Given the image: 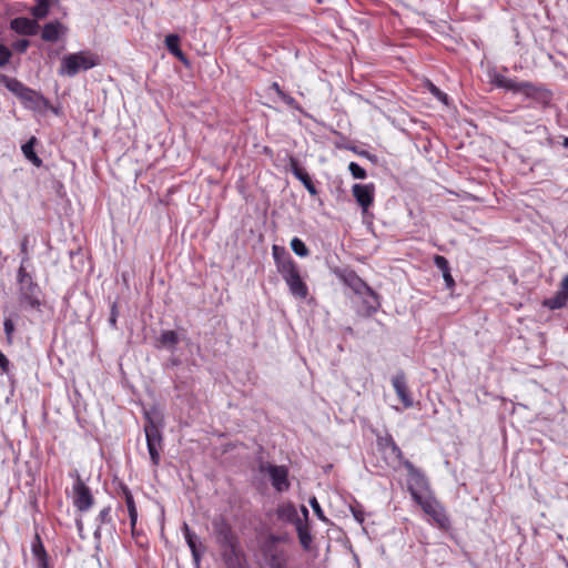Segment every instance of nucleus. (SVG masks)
Instances as JSON below:
<instances>
[{
	"label": "nucleus",
	"instance_id": "6e6d98bb",
	"mask_svg": "<svg viewBox=\"0 0 568 568\" xmlns=\"http://www.w3.org/2000/svg\"><path fill=\"white\" fill-rule=\"evenodd\" d=\"M564 145H565V146H568V138H566V139L564 140Z\"/></svg>",
	"mask_w": 568,
	"mask_h": 568
},
{
	"label": "nucleus",
	"instance_id": "c85d7f7f",
	"mask_svg": "<svg viewBox=\"0 0 568 568\" xmlns=\"http://www.w3.org/2000/svg\"><path fill=\"white\" fill-rule=\"evenodd\" d=\"M223 558L230 568H235L236 566L240 565V558L236 552L235 544H234V555L231 552L230 548H223Z\"/></svg>",
	"mask_w": 568,
	"mask_h": 568
},
{
	"label": "nucleus",
	"instance_id": "5701e85b",
	"mask_svg": "<svg viewBox=\"0 0 568 568\" xmlns=\"http://www.w3.org/2000/svg\"><path fill=\"white\" fill-rule=\"evenodd\" d=\"M405 468L408 470L412 479L414 480V485L420 489L427 488V479L423 474H420L410 462L406 460L404 463Z\"/></svg>",
	"mask_w": 568,
	"mask_h": 568
},
{
	"label": "nucleus",
	"instance_id": "39448f33",
	"mask_svg": "<svg viewBox=\"0 0 568 568\" xmlns=\"http://www.w3.org/2000/svg\"><path fill=\"white\" fill-rule=\"evenodd\" d=\"M286 282L290 292L298 298H305L308 295V288L300 276V272L295 263L282 265V273H280Z\"/></svg>",
	"mask_w": 568,
	"mask_h": 568
},
{
	"label": "nucleus",
	"instance_id": "c756f323",
	"mask_svg": "<svg viewBox=\"0 0 568 568\" xmlns=\"http://www.w3.org/2000/svg\"><path fill=\"white\" fill-rule=\"evenodd\" d=\"M291 248L292 251L301 256V257H305L308 255V248L306 247V245L304 244V242L298 239V237H294L292 241H291Z\"/></svg>",
	"mask_w": 568,
	"mask_h": 568
},
{
	"label": "nucleus",
	"instance_id": "9b49d317",
	"mask_svg": "<svg viewBox=\"0 0 568 568\" xmlns=\"http://www.w3.org/2000/svg\"><path fill=\"white\" fill-rule=\"evenodd\" d=\"M73 504L77 509L80 511L89 510L93 505V496L79 475H77V480L73 485Z\"/></svg>",
	"mask_w": 568,
	"mask_h": 568
},
{
	"label": "nucleus",
	"instance_id": "6e6552de",
	"mask_svg": "<svg viewBox=\"0 0 568 568\" xmlns=\"http://www.w3.org/2000/svg\"><path fill=\"white\" fill-rule=\"evenodd\" d=\"M144 433L146 437V446L151 463L153 466L156 467L160 464V453L162 450L161 427L156 428L153 425L144 426Z\"/></svg>",
	"mask_w": 568,
	"mask_h": 568
},
{
	"label": "nucleus",
	"instance_id": "c9c22d12",
	"mask_svg": "<svg viewBox=\"0 0 568 568\" xmlns=\"http://www.w3.org/2000/svg\"><path fill=\"white\" fill-rule=\"evenodd\" d=\"M123 493H124L125 504L128 507V513H133L132 510L136 509L133 496L128 488H124Z\"/></svg>",
	"mask_w": 568,
	"mask_h": 568
},
{
	"label": "nucleus",
	"instance_id": "a19ab883",
	"mask_svg": "<svg viewBox=\"0 0 568 568\" xmlns=\"http://www.w3.org/2000/svg\"><path fill=\"white\" fill-rule=\"evenodd\" d=\"M361 297H362V300H363V306H364V308H365V313H366L367 315H372V314H374V313H376V312H377V311H372V310H369V304H371V303H373V298H372L371 296H368V295H364V296H361Z\"/></svg>",
	"mask_w": 568,
	"mask_h": 568
},
{
	"label": "nucleus",
	"instance_id": "b1692460",
	"mask_svg": "<svg viewBox=\"0 0 568 568\" xmlns=\"http://www.w3.org/2000/svg\"><path fill=\"white\" fill-rule=\"evenodd\" d=\"M273 257L278 273H282V265L286 264V262L295 263L288 255V253L284 248L278 247L277 245L273 246Z\"/></svg>",
	"mask_w": 568,
	"mask_h": 568
},
{
	"label": "nucleus",
	"instance_id": "603ef678",
	"mask_svg": "<svg viewBox=\"0 0 568 568\" xmlns=\"http://www.w3.org/2000/svg\"><path fill=\"white\" fill-rule=\"evenodd\" d=\"M272 89L277 93V95L280 97V92H284L281 87L278 85V83L274 82L272 84Z\"/></svg>",
	"mask_w": 568,
	"mask_h": 568
},
{
	"label": "nucleus",
	"instance_id": "aec40b11",
	"mask_svg": "<svg viewBox=\"0 0 568 568\" xmlns=\"http://www.w3.org/2000/svg\"><path fill=\"white\" fill-rule=\"evenodd\" d=\"M36 138L32 136L27 143L21 146L22 153L36 166L42 165V160L34 152Z\"/></svg>",
	"mask_w": 568,
	"mask_h": 568
},
{
	"label": "nucleus",
	"instance_id": "4be33fe9",
	"mask_svg": "<svg viewBox=\"0 0 568 568\" xmlns=\"http://www.w3.org/2000/svg\"><path fill=\"white\" fill-rule=\"evenodd\" d=\"M2 82L4 87L12 92L16 97L19 99L22 97V94L26 92L28 87H26L22 82L14 78L3 77Z\"/></svg>",
	"mask_w": 568,
	"mask_h": 568
},
{
	"label": "nucleus",
	"instance_id": "2eb2a0df",
	"mask_svg": "<svg viewBox=\"0 0 568 568\" xmlns=\"http://www.w3.org/2000/svg\"><path fill=\"white\" fill-rule=\"evenodd\" d=\"M10 24L12 30L27 36H36L40 29V26L36 20L28 18H16Z\"/></svg>",
	"mask_w": 568,
	"mask_h": 568
},
{
	"label": "nucleus",
	"instance_id": "f03ea898",
	"mask_svg": "<svg viewBox=\"0 0 568 568\" xmlns=\"http://www.w3.org/2000/svg\"><path fill=\"white\" fill-rule=\"evenodd\" d=\"M494 83L498 88H503L515 93H521L527 99H532L539 103H547L550 99L549 93L546 90L537 88L530 82H518L504 75H496Z\"/></svg>",
	"mask_w": 568,
	"mask_h": 568
},
{
	"label": "nucleus",
	"instance_id": "58836bf2",
	"mask_svg": "<svg viewBox=\"0 0 568 568\" xmlns=\"http://www.w3.org/2000/svg\"><path fill=\"white\" fill-rule=\"evenodd\" d=\"M98 520L100 521V524L109 523L111 520V508L110 507L103 508L99 513Z\"/></svg>",
	"mask_w": 568,
	"mask_h": 568
},
{
	"label": "nucleus",
	"instance_id": "ddd939ff",
	"mask_svg": "<svg viewBox=\"0 0 568 568\" xmlns=\"http://www.w3.org/2000/svg\"><path fill=\"white\" fill-rule=\"evenodd\" d=\"M20 100L26 108L34 111H41L49 105V101L42 94L30 88L26 90Z\"/></svg>",
	"mask_w": 568,
	"mask_h": 568
},
{
	"label": "nucleus",
	"instance_id": "f8f14e48",
	"mask_svg": "<svg viewBox=\"0 0 568 568\" xmlns=\"http://www.w3.org/2000/svg\"><path fill=\"white\" fill-rule=\"evenodd\" d=\"M288 164H290V170L291 172L294 174V176L300 180L303 185L305 186V189L308 191V193L311 195H316L317 194V190L311 179V176L308 175V173L300 165L298 161L293 158V156H290L288 159Z\"/></svg>",
	"mask_w": 568,
	"mask_h": 568
},
{
	"label": "nucleus",
	"instance_id": "473e14b6",
	"mask_svg": "<svg viewBox=\"0 0 568 568\" xmlns=\"http://www.w3.org/2000/svg\"><path fill=\"white\" fill-rule=\"evenodd\" d=\"M434 263H435L436 267L442 271L443 274L450 272L449 263L446 257H444L442 255H436L434 257Z\"/></svg>",
	"mask_w": 568,
	"mask_h": 568
},
{
	"label": "nucleus",
	"instance_id": "0eeeda50",
	"mask_svg": "<svg viewBox=\"0 0 568 568\" xmlns=\"http://www.w3.org/2000/svg\"><path fill=\"white\" fill-rule=\"evenodd\" d=\"M260 471L266 473L270 476L272 486L275 488L276 491L282 493L288 489V470L285 466L262 463L260 465Z\"/></svg>",
	"mask_w": 568,
	"mask_h": 568
},
{
	"label": "nucleus",
	"instance_id": "72a5a7b5",
	"mask_svg": "<svg viewBox=\"0 0 568 568\" xmlns=\"http://www.w3.org/2000/svg\"><path fill=\"white\" fill-rule=\"evenodd\" d=\"M11 55L12 53L9 48L0 43V67H4L9 62Z\"/></svg>",
	"mask_w": 568,
	"mask_h": 568
},
{
	"label": "nucleus",
	"instance_id": "a878e982",
	"mask_svg": "<svg viewBox=\"0 0 568 568\" xmlns=\"http://www.w3.org/2000/svg\"><path fill=\"white\" fill-rule=\"evenodd\" d=\"M160 343L163 346L173 349L179 343V336L174 331H164L160 336Z\"/></svg>",
	"mask_w": 568,
	"mask_h": 568
},
{
	"label": "nucleus",
	"instance_id": "7c9ffc66",
	"mask_svg": "<svg viewBox=\"0 0 568 568\" xmlns=\"http://www.w3.org/2000/svg\"><path fill=\"white\" fill-rule=\"evenodd\" d=\"M50 9L49 3H38L32 8L31 13L36 19H43L48 16Z\"/></svg>",
	"mask_w": 568,
	"mask_h": 568
},
{
	"label": "nucleus",
	"instance_id": "5fc2aeb1",
	"mask_svg": "<svg viewBox=\"0 0 568 568\" xmlns=\"http://www.w3.org/2000/svg\"><path fill=\"white\" fill-rule=\"evenodd\" d=\"M354 516L358 521H363V518L361 517L359 514L354 513Z\"/></svg>",
	"mask_w": 568,
	"mask_h": 568
},
{
	"label": "nucleus",
	"instance_id": "dca6fc26",
	"mask_svg": "<svg viewBox=\"0 0 568 568\" xmlns=\"http://www.w3.org/2000/svg\"><path fill=\"white\" fill-rule=\"evenodd\" d=\"M67 32V28L59 21L48 22L43 26L41 39L47 42H54L60 36Z\"/></svg>",
	"mask_w": 568,
	"mask_h": 568
},
{
	"label": "nucleus",
	"instance_id": "8fccbe9b",
	"mask_svg": "<svg viewBox=\"0 0 568 568\" xmlns=\"http://www.w3.org/2000/svg\"><path fill=\"white\" fill-rule=\"evenodd\" d=\"M132 511L133 513H129V517H130L131 527L134 528V526L136 524V519H138V511H136V509H134Z\"/></svg>",
	"mask_w": 568,
	"mask_h": 568
},
{
	"label": "nucleus",
	"instance_id": "2f4dec72",
	"mask_svg": "<svg viewBox=\"0 0 568 568\" xmlns=\"http://www.w3.org/2000/svg\"><path fill=\"white\" fill-rule=\"evenodd\" d=\"M348 170L354 179L363 180L366 178V171L356 162H351L348 165Z\"/></svg>",
	"mask_w": 568,
	"mask_h": 568
},
{
	"label": "nucleus",
	"instance_id": "09e8293b",
	"mask_svg": "<svg viewBox=\"0 0 568 568\" xmlns=\"http://www.w3.org/2000/svg\"><path fill=\"white\" fill-rule=\"evenodd\" d=\"M116 315H118V313H116V306H115V304H114V305L112 306V310H111V316H110V324H111L112 326H115V323H116Z\"/></svg>",
	"mask_w": 568,
	"mask_h": 568
},
{
	"label": "nucleus",
	"instance_id": "e433bc0d",
	"mask_svg": "<svg viewBox=\"0 0 568 568\" xmlns=\"http://www.w3.org/2000/svg\"><path fill=\"white\" fill-rule=\"evenodd\" d=\"M429 91L442 102L447 103V94L442 92L436 85L429 83Z\"/></svg>",
	"mask_w": 568,
	"mask_h": 568
},
{
	"label": "nucleus",
	"instance_id": "f3484780",
	"mask_svg": "<svg viewBox=\"0 0 568 568\" xmlns=\"http://www.w3.org/2000/svg\"><path fill=\"white\" fill-rule=\"evenodd\" d=\"M182 530L186 544L192 552L193 560L195 565H199L201 560V552L199 550V546L201 545V542H199L197 536L190 529L186 523L183 524Z\"/></svg>",
	"mask_w": 568,
	"mask_h": 568
},
{
	"label": "nucleus",
	"instance_id": "6ab92c4d",
	"mask_svg": "<svg viewBox=\"0 0 568 568\" xmlns=\"http://www.w3.org/2000/svg\"><path fill=\"white\" fill-rule=\"evenodd\" d=\"M295 527H296L297 536H298L302 547L305 550L310 549V546L312 542V536L308 530L307 524L303 519L297 517L296 521H295Z\"/></svg>",
	"mask_w": 568,
	"mask_h": 568
},
{
	"label": "nucleus",
	"instance_id": "cd10ccee",
	"mask_svg": "<svg viewBox=\"0 0 568 568\" xmlns=\"http://www.w3.org/2000/svg\"><path fill=\"white\" fill-rule=\"evenodd\" d=\"M567 301L568 296L559 291L554 297L547 300L545 305L551 310H557L566 305Z\"/></svg>",
	"mask_w": 568,
	"mask_h": 568
},
{
	"label": "nucleus",
	"instance_id": "4c0bfd02",
	"mask_svg": "<svg viewBox=\"0 0 568 568\" xmlns=\"http://www.w3.org/2000/svg\"><path fill=\"white\" fill-rule=\"evenodd\" d=\"M310 505L313 508L314 513L317 515V517L320 519L324 520L325 517H324L323 510H322V508H321V506H320V504H318V501H317V499L315 497H312L310 499Z\"/></svg>",
	"mask_w": 568,
	"mask_h": 568
},
{
	"label": "nucleus",
	"instance_id": "ea45409f",
	"mask_svg": "<svg viewBox=\"0 0 568 568\" xmlns=\"http://www.w3.org/2000/svg\"><path fill=\"white\" fill-rule=\"evenodd\" d=\"M280 99L285 102L287 105L294 108V109H300L298 108V104L296 102V100L292 97H290L288 94H286L285 92H280Z\"/></svg>",
	"mask_w": 568,
	"mask_h": 568
},
{
	"label": "nucleus",
	"instance_id": "9d476101",
	"mask_svg": "<svg viewBox=\"0 0 568 568\" xmlns=\"http://www.w3.org/2000/svg\"><path fill=\"white\" fill-rule=\"evenodd\" d=\"M20 303L22 306L40 311L42 302L40 300V288L29 278L28 284L20 286Z\"/></svg>",
	"mask_w": 568,
	"mask_h": 568
},
{
	"label": "nucleus",
	"instance_id": "393cba45",
	"mask_svg": "<svg viewBox=\"0 0 568 568\" xmlns=\"http://www.w3.org/2000/svg\"><path fill=\"white\" fill-rule=\"evenodd\" d=\"M144 417L146 419V423L144 426H155L156 428L162 426L163 423V415L156 407H152L149 410H145Z\"/></svg>",
	"mask_w": 568,
	"mask_h": 568
},
{
	"label": "nucleus",
	"instance_id": "3c124183",
	"mask_svg": "<svg viewBox=\"0 0 568 568\" xmlns=\"http://www.w3.org/2000/svg\"><path fill=\"white\" fill-rule=\"evenodd\" d=\"M392 452L396 454L397 457H400L402 455L400 449L394 443L392 444Z\"/></svg>",
	"mask_w": 568,
	"mask_h": 568
},
{
	"label": "nucleus",
	"instance_id": "1a4fd4ad",
	"mask_svg": "<svg viewBox=\"0 0 568 568\" xmlns=\"http://www.w3.org/2000/svg\"><path fill=\"white\" fill-rule=\"evenodd\" d=\"M353 196L362 209L363 215H366L369 206L374 203L375 186L373 183L359 184L356 183L352 187Z\"/></svg>",
	"mask_w": 568,
	"mask_h": 568
},
{
	"label": "nucleus",
	"instance_id": "423d86ee",
	"mask_svg": "<svg viewBox=\"0 0 568 568\" xmlns=\"http://www.w3.org/2000/svg\"><path fill=\"white\" fill-rule=\"evenodd\" d=\"M263 558L268 568H287V556L273 537L263 547Z\"/></svg>",
	"mask_w": 568,
	"mask_h": 568
},
{
	"label": "nucleus",
	"instance_id": "c03bdc74",
	"mask_svg": "<svg viewBox=\"0 0 568 568\" xmlns=\"http://www.w3.org/2000/svg\"><path fill=\"white\" fill-rule=\"evenodd\" d=\"M21 253L24 255L22 263L28 260V237H24L21 242Z\"/></svg>",
	"mask_w": 568,
	"mask_h": 568
},
{
	"label": "nucleus",
	"instance_id": "a211bd4d",
	"mask_svg": "<svg viewBox=\"0 0 568 568\" xmlns=\"http://www.w3.org/2000/svg\"><path fill=\"white\" fill-rule=\"evenodd\" d=\"M217 541L222 548H230L234 555L235 537L232 534L231 528L226 524L216 525Z\"/></svg>",
	"mask_w": 568,
	"mask_h": 568
},
{
	"label": "nucleus",
	"instance_id": "7ed1b4c3",
	"mask_svg": "<svg viewBox=\"0 0 568 568\" xmlns=\"http://www.w3.org/2000/svg\"><path fill=\"white\" fill-rule=\"evenodd\" d=\"M409 491L413 499L422 507V509L429 515L439 527L446 528L449 526V518L444 509V507L437 501V499L430 494L423 495L417 491V489L410 485Z\"/></svg>",
	"mask_w": 568,
	"mask_h": 568
},
{
	"label": "nucleus",
	"instance_id": "79ce46f5",
	"mask_svg": "<svg viewBox=\"0 0 568 568\" xmlns=\"http://www.w3.org/2000/svg\"><path fill=\"white\" fill-rule=\"evenodd\" d=\"M18 276H19L20 286H21V285H23V284H28L29 278H31V277L26 273L23 265H21V266H20V268H19V273H18Z\"/></svg>",
	"mask_w": 568,
	"mask_h": 568
},
{
	"label": "nucleus",
	"instance_id": "37998d69",
	"mask_svg": "<svg viewBox=\"0 0 568 568\" xmlns=\"http://www.w3.org/2000/svg\"><path fill=\"white\" fill-rule=\"evenodd\" d=\"M29 47V41L28 40H19L18 42L14 43V48L16 50H18L19 52H24Z\"/></svg>",
	"mask_w": 568,
	"mask_h": 568
},
{
	"label": "nucleus",
	"instance_id": "a18cd8bd",
	"mask_svg": "<svg viewBox=\"0 0 568 568\" xmlns=\"http://www.w3.org/2000/svg\"><path fill=\"white\" fill-rule=\"evenodd\" d=\"M37 561V566L38 568H51L50 565H49V559H48V556L44 557V558H40Z\"/></svg>",
	"mask_w": 568,
	"mask_h": 568
},
{
	"label": "nucleus",
	"instance_id": "49530a36",
	"mask_svg": "<svg viewBox=\"0 0 568 568\" xmlns=\"http://www.w3.org/2000/svg\"><path fill=\"white\" fill-rule=\"evenodd\" d=\"M560 292L568 296V274L561 281Z\"/></svg>",
	"mask_w": 568,
	"mask_h": 568
},
{
	"label": "nucleus",
	"instance_id": "f257e3e1",
	"mask_svg": "<svg viewBox=\"0 0 568 568\" xmlns=\"http://www.w3.org/2000/svg\"><path fill=\"white\" fill-rule=\"evenodd\" d=\"M99 62V57L95 53L91 51H79L64 55L58 72L60 75L72 78L81 71L94 68Z\"/></svg>",
	"mask_w": 568,
	"mask_h": 568
},
{
	"label": "nucleus",
	"instance_id": "20e7f679",
	"mask_svg": "<svg viewBox=\"0 0 568 568\" xmlns=\"http://www.w3.org/2000/svg\"><path fill=\"white\" fill-rule=\"evenodd\" d=\"M337 277L347 285L356 295H368L373 298L369 310L377 311L381 306L379 297L371 286L367 285L354 271H336Z\"/></svg>",
	"mask_w": 568,
	"mask_h": 568
},
{
	"label": "nucleus",
	"instance_id": "f704fd0d",
	"mask_svg": "<svg viewBox=\"0 0 568 568\" xmlns=\"http://www.w3.org/2000/svg\"><path fill=\"white\" fill-rule=\"evenodd\" d=\"M4 333L7 336L8 343H12V335L14 332V324L11 318H6L3 323Z\"/></svg>",
	"mask_w": 568,
	"mask_h": 568
},
{
	"label": "nucleus",
	"instance_id": "bb28decb",
	"mask_svg": "<svg viewBox=\"0 0 568 568\" xmlns=\"http://www.w3.org/2000/svg\"><path fill=\"white\" fill-rule=\"evenodd\" d=\"M31 551L36 560L48 556L40 536L37 534L32 541Z\"/></svg>",
	"mask_w": 568,
	"mask_h": 568
},
{
	"label": "nucleus",
	"instance_id": "4468645a",
	"mask_svg": "<svg viewBox=\"0 0 568 568\" xmlns=\"http://www.w3.org/2000/svg\"><path fill=\"white\" fill-rule=\"evenodd\" d=\"M392 384L403 405L406 408L410 407L413 405V399L408 392L405 375L403 373H397L393 376Z\"/></svg>",
	"mask_w": 568,
	"mask_h": 568
},
{
	"label": "nucleus",
	"instance_id": "864d4df0",
	"mask_svg": "<svg viewBox=\"0 0 568 568\" xmlns=\"http://www.w3.org/2000/svg\"><path fill=\"white\" fill-rule=\"evenodd\" d=\"M302 511H303V514H304V517H305V518H307V516H308V510L306 509V507H305V506H303V507H302Z\"/></svg>",
	"mask_w": 568,
	"mask_h": 568
},
{
	"label": "nucleus",
	"instance_id": "412c9836",
	"mask_svg": "<svg viewBox=\"0 0 568 568\" xmlns=\"http://www.w3.org/2000/svg\"><path fill=\"white\" fill-rule=\"evenodd\" d=\"M164 42H165V45H166L168 50L174 57H176L182 62H186V59H185L183 52L179 48V42H180L179 36H176V34H169V36L165 37Z\"/></svg>",
	"mask_w": 568,
	"mask_h": 568
},
{
	"label": "nucleus",
	"instance_id": "de8ad7c7",
	"mask_svg": "<svg viewBox=\"0 0 568 568\" xmlns=\"http://www.w3.org/2000/svg\"><path fill=\"white\" fill-rule=\"evenodd\" d=\"M443 277H444L445 283H446V285L448 287H453L454 286L455 282H454V278H453L450 272L446 273V274H443Z\"/></svg>",
	"mask_w": 568,
	"mask_h": 568
}]
</instances>
